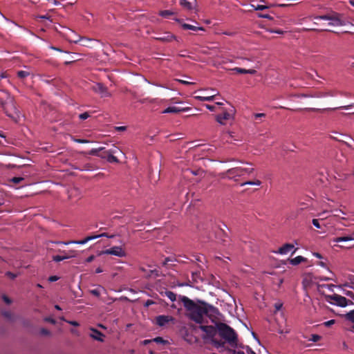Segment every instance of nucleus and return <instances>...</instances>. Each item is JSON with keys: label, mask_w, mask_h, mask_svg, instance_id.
<instances>
[{"label": "nucleus", "mask_w": 354, "mask_h": 354, "mask_svg": "<svg viewBox=\"0 0 354 354\" xmlns=\"http://www.w3.org/2000/svg\"><path fill=\"white\" fill-rule=\"evenodd\" d=\"M200 328L205 333L203 337V339L213 338L216 334V327L213 326H200Z\"/></svg>", "instance_id": "9"}, {"label": "nucleus", "mask_w": 354, "mask_h": 354, "mask_svg": "<svg viewBox=\"0 0 354 354\" xmlns=\"http://www.w3.org/2000/svg\"><path fill=\"white\" fill-rule=\"evenodd\" d=\"M37 17L40 18V19H50V17L48 15H40V16H38Z\"/></svg>", "instance_id": "61"}, {"label": "nucleus", "mask_w": 354, "mask_h": 354, "mask_svg": "<svg viewBox=\"0 0 354 354\" xmlns=\"http://www.w3.org/2000/svg\"><path fill=\"white\" fill-rule=\"evenodd\" d=\"M88 117H89V114H88L87 112H85V113H81V114L79 115V118H80L81 120H86V119H87Z\"/></svg>", "instance_id": "43"}, {"label": "nucleus", "mask_w": 354, "mask_h": 354, "mask_svg": "<svg viewBox=\"0 0 354 354\" xmlns=\"http://www.w3.org/2000/svg\"><path fill=\"white\" fill-rule=\"evenodd\" d=\"M178 81L183 84H186V85H189V84H193L194 83L193 82H188V81H185V80H178Z\"/></svg>", "instance_id": "54"}, {"label": "nucleus", "mask_w": 354, "mask_h": 354, "mask_svg": "<svg viewBox=\"0 0 354 354\" xmlns=\"http://www.w3.org/2000/svg\"><path fill=\"white\" fill-rule=\"evenodd\" d=\"M153 304V301L151 300H147L145 303V306H149L151 304Z\"/></svg>", "instance_id": "63"}, {"label": "nucleus", "mask_w": 354, "mask_h": 354, "mask_svg": "<svg viewBox=\"0 0 354 354\" xmlns=\"http://www.w3.org/2000/svg\"><path fill=\"white\" fill-rule=\"evenodd\" d=\"M94 259H95V257H94L93 255H91V256L88 257L86 259V261L87 263H90V262H91L92 261H93V260H94Z\"/></svg>", "instance_id": "58"}, {"label": "nucleus", "mask_w": 354, "mask_h": 354, "mask_svg": "<svg viewBox=\"0 0 354 354\" xmlns=\"http://www.w3.org/2000/svg\"><path fill=\"white\" fill-rule=\"evenodd\" d=\"M171 320H173V318L169 316L160 315L156 317V323L160 326L165 325L167 323Z\"/></svg>", "instance_id": "17"}, {"label": "nucleus", "mask_w": 354, "mask_h": 354, "mask_svg": "<svg viewBox=\"0 0 354 354\" xmlns=\"http://www.w3.org/2000/svg\"><path fill=\"white\" fill-rule=\"evenodd\" d=\"M321 287L326 288L328 290L333 292L335 286L333 284H328V285H322V286H321Z\"/></svg>", "instance_id": "42"}, {"label": "nucleus", "mask_w": 354, "mask_h": 354, "mask_svg": "<svg viewBox=\"0 0 354 354\" xmlns=\"http://www.w3.org/2000/svg\"><path fill=\"white\" fill-rule=\"evenodd\" d=\"M176 21L181 24L183 28L185 30H204L203 27H198L195 26H192L188 24L183 23L180 19H176Z\"/></svg>", "instance_id": "18"}, {"label": "nucleus", "mask_w": 354, "mask_h": 354, "mask_svg": "<svg viewBox=\"0 0 354 354\" xmlns=\"http://www.w3.org/2000/svg\"><path fill=\"white\" fill-rule=\"evenodd\" d=\"M155 39L161 41L162 42H171L173 40L178 41L177 38L173 34L167 32H165L162 35H159L155 37Z\"/></svg>", "instance_id": "11"}, {"label": "nucleus", "mask_w": 354, "mask_h": 354, "mask_svg": "<svg viewBox=\"0 0 354 354\" xmlns=\"http://www.w3.org/2000/svg\"><path fill=\"white\" fill-rule=\"evenodd\" d=\"M95 239H97V236H88L86 237L84 239L80 240V241H71V242L57 241V242H55V243L64 244V245H68L69 243H75V244L84 245V244L86 243L88 241Z\"/></svg>", "instance_id": "13"}, {"label": "nucleus", "mask_w": 354, "mask_h": 354, "mask_svg": "<svg viewBox=\"0 0 354 354\" xmlns=\"http://www.w3.org/2000/svg\"><path fill=\"white\" fill-rule=\"evenodd\" d=\"M306 261H307L306 259L301 256H298L294 259H289V262L290 263V264H292L293 266H297V265L301 263V262H305Z\"/></svg>", "instance_id": "23"}, {"label": "nucleus", "mask_w": 354, "mask_h": 354, "mask_svg": "<svg viewBox=\"0 0 354 354\" xmlns=\"http://www.w3.org/2000/svg\"><path fill=\"white\" fill-rule=\"evenodd\" d=\"M6 275L11 279H15L17 277V274L12 273L11 272H6Z\"/></svg>", "instance_id": "37"}, {"label": "nucleus", "mask_w": 354, "mask_h": 354, "mask_svg": "<svg viewBox=\"0 0 354 354\" xmlns=\"http://www.w3.org/2000/svg\"><path fill=\"white\" fill-rule=\"evenodd\" d=\"M153 341L157 342V343H162L164 342L165 341L163 340V339L160 337H156L153 339Z\"/></svg>", "instance_id": "53"}, {"label": "nucleus", "mask_w": 354, "mask_h": 354, "mask_svg": "<svg viewBox=\"0 0 354 354\" xmlns=\"http://www.w3.org/2000/svg\"><path fill=\"white\" fill-rule=\"evenodd\" d=\"M40 332L44 335H50V331L48 330H47V329H45V328L41 329Z\"/></svg>", "instance_id": "47"}, {"label": "nucleus", "mask_w": 354, "mask_h": 354, "mask_svg": "<svg viewBox=\"0 0 354 354\" xmlns=\"http://www.w3.org/2000/svg\"><path fill=\"white\" fill-rule=\"evenodd\" d=\"M196 0H180V4L187 10H192L196 4Z\"/></svg>", "instance_id": "16"}, {"label": "nucleus", "mask_w": 354, "mask_h": 354, "mask_svg": "<svg viewBox=\"0 0 354 354\" xmlns=\"http://www.w3.org/2000/svg\"><path fill=\"white\" fill-rule=\"evenodd\" d=\"M3 315L9 319H11L12 317V314L10 312L3 313Z\"/></svg>", "instance_id": "59"}, {"label": "nucleus", "mask_w": 354, "mask_h": 354, "mask_svg": "<svg viewBox=\"0 0 354 354\" xmlns=\"http://www.w3.org/2000/svg\"><path fill=\"white\" fill-rule=\"evenodd\" d=\"M258 17L260 18H266V19H272V17H270L269 15L258 14Z\"/></svg>", "instance_id": "51"}, {"label": "nucleus", "mask_w": 354, "mask_h": 354, "mask_svg": "<svg viewBox=\"0 0 354 354\" xmlns=\"http://www.w3.org/2000/svg\"><path fill=\"white\" fill-rule=\"evenodd\" d=\"M353 240H354V232L351 235H349V236L335 238L333 239V242L339 243V242H342V241H353Z\"/></svg>", "instance_id": "22"}, {"label": "nucleus", "mask_w": 354, "mask_h": 354, "mask_svg": "<svg viewBox=\"0 0 354 354\" xmlns=\"http://www.w3.org/2000/svg\"><path fill=\"white\" fill-rule=\"evenodd\" d=\"M261 184V182L259 180L256 179V180H254L244 182V183H241V186L243 187V186H245L246 185L259 186Z\"/></svg>", "instance_id": "27"}, {"label": "nucleus", "mask_w": 354, "mask_h": 354, "mask_svg": "<svg viewBox=\"0 0 354 354\" xmlns=\"http://www.w3.org/2000/svg\"><path fill=\"white\" fill-rule=\"evenodd\" d=\"M165 295L171 301H174L176 300V294H174L173 292L171 291H167L165 292Z\"/></svg>", "instance_id": "30"}, {"label": "nucleus", "mask_w": 354, "mask_h": 354, "mask_svg": "<svg viewBox=\"0 0 354 354\" xmlns=\"http://www.w3.org/2000/svg\"><path fill=\"white\" fill-rule=\"evenodd\" d=\"M44 321L47 322H50V323H51L53 324H56L55 320L54 319H53V318H50V317H45L44 318Z\"/></svg>", "instance_id": "45"}, {"label": "nucleus", "mask_w": 354, "mask_h": 354, "mask_svg": "<svg viewBox=\"0 0 354 354\" xmlns=\"http://www.w3.org/2000/svg\"><path fill=\"white\" fill-rule=\"evenodd\" d=\"M66 322L72 326H79V323L75 321H66Z\"/></svg>", "instance_id": "55"}, {"label": "nucleus", "mask_w": 354, "mask_h": 354, "mask_svg": "<svg viewBox=\"0 0 354 354\" xmlns=\"http://www.w3.org/2000/svg\"><path fill=\"white\" fill-rule=\"evenodd\" d=\"M108 156L107 160L110 162H118V159L111 153H106Z\"/></svg>", "instance_id": "32"}, {"label": "nucleus", "mask_w": 354, "mask_h": 354, "mask_svg": "<svg viewBox=\"0 0 354 354\" xmlns=\"http://www.w3.org/2000/svg\"><path fill=\"white\" fill-rule=\"evenodd\" d=\"M59 279V277H57V276H50L49 278H48V281H50V282H53V281H56Z\"/></svg>", "instance_id": "52"}, {"label": "nucleus", "mask_w": 354, "mask_h": 354, "mask_svg": "<svg viewBox=\"0 0 354 354\" xmlns=\"http://www.w3.org/2000/svg\"><path fill=\"white\" fill-rule=\"evenodd\" d=\"M216 327L219 335L223 339H224L231 346H236L237 335L233 328L224 323H216Z\"/></svg>", "instance_id": "2"}, {"label": "nucleus", "mask_w": 354, "mask_h": 354, "mask_svg": "<svg viewBox=\"0 0 354 354\" xmlns=\"http://www.w3.org/2000/svg\"><path fill=\"white\" fill-rule=\"evenodd\" d=\"M90 330L91 331L90 334L91 337L101 342H104V335L103 333L93 328H91Z\"/></svg>", "instance_id": "14"}, {"label": "nucleus", "mask_w": 354, "mask_h": 354, "mask_svg": "<svg viewBox=\"0 0 354 354\" xmlns=\"http://www.w3.org/2000/svg\"><path fill=\"white\" fill-rule=\"evenodd\" d=\"M189 109V107H178L176 106H171L165 109L162 111V113H178L180 112L187 111Z\"/></svg>", "instance_id": "12"}, {"label": "nucleus", "mask_w": 354, "mask_h": 354, "mask_svg": "<svg viewBox=\"0 0 354 354\" xmlns=\"http://www.w3.org/2000/svg\"><path fill=\"white\" fill-rule=\"evenodd\" d=\"M22 180H24V178L21 177H14L10 180L11 182L15 184L20 183Z\"/></svg>", "instance_id": "34"}, {"label": "nucleus", "mask_w": 354, "mask_h": 354, "mask_svg": "<svg viewBox=\"0 0 354 354\" xmlns=\"http://www.w3.org/2000/svg\"><path fill=\"white\" fill-rule=\"evenodd\" d=\"M71 257H75V254H68V255H66V256L57 255V256H54L53 257V259L55 261L59 262V261H61L62 260L67 259H69V258H71Z\"/></svg>", "instance_id": "25"}, {"label": "nucleus", "mask_w": 354, "mask_h": 354, "mask_svg": "<svg viewBox=\"0 0 354 354\" xmlns=\"http://www.w3.org/2000/svg\"><path fill=\"white\" fill-rule=\"evenodd\" d=\"M159 15L163 17H168L174 15V12L170 10H162L159 12Z\"/></svg>", "instance_id": "31"}, {"label": "nucleus", "mask_w": 354, "mask_h": 354, "mask_svg": "<svg viewBox=\"0 0 354 354\" xmlns=\"http://www.w3.org/2000/svg\"><path fill=\"white\" fill-rule=\"evenodd\" d=\"M181 301L188 311L189 317L196 323L203 324L205 312V303L201 304H195L187 297H183Z\"/></svg>", "instance_id": "1"}, {"label": "nucleus", "mask_w": 354, "mask_h": 354, "mask_svg": "<svg viewBox=\"0 0 354 354\" xmlns=\"http://www.w3.org/2000/svg\"><path fill=\"white\" fill-rule=\"evenodd\" d=\"M95 40L93 39H91V38H88V37H82L81 38V40H80V42H81V44L83 46H86V47H88V48H91L92 46V43Z\"/></svg>", "instance_id": "24"}, {"label": "nucleus", "mask_w": 354, "mask_h": 354, "mask_svg": "<svg viewBox=\"0 0 354 354\" xmlns=\"http://www.w3.org/2000/svg\"><path fill=\"white\" fill-rule=\"evenodd\" d=\"M243 166H236L235 167L229 169L223 174V177L227 175L229 178L237 180L238 177H241L245 174L250 175L254 171V168L252 167V164L248 162H241Z\"/></svg>", "instance_id": "3"}, {"label": "nucleus", "mask_w": 354, "mask_h": 354, "mask_svg": "<svg viewBox=\"0 0 354 354\" xmlns=\"http://www.w3.org/2000/svg\"><path fill=\"white\" fill-rule=\"evenodd\" d=\"M95 236H97V238L102 237V236L108 237L109 235L106 233H102V234H99V235H95Z\"/></svg>", "instance_id": "62"}, {"label": "nucleus", "mask_w": 354, "mask_h": 354, "mask_svg": "<svg viewBox=\"0 0 354 354\" xmlns=\"http://www.w3.org/2000/svg\"><path fill=\"white\" fill-rule=\"evenodd\" d=\"M90 292L94 296H96V297H100V290L99 288L97 289H94V290H91L90 291Z\"/></svg>", "instance_id": "38"}, {"label": "nucleus", "mask_w": 354, "mask_h": 354, "mask_svg": "<svg viewBox=\"0 0 354 354\" xmlns=\"http://www.w3.org/2000/svg\"><path fill=\"white\" fill-rule=\"evenodd\" d=\"M67 39L70 42L77 43L80 41L82 37L76 35L73 30H68Z\"/></svg>", "instance_id": "15"}, {"label": "nucleus", "mask_w": 354, "mask_h": 354, "mask_svg": "<svg viewBox=\"0 0 354 354\" xmlns=\"http://www.w3.org/2000/svg\"><path fill=\"white\" fill-rule=\"evenodd\" d=\"M2 299H3V301L7 304H10L12 303L11 299L9 297H8L6 295H3L2 297Z\"/></svg>", "instance_id": "44"}, {"label": "nucleus", "mask_w": 354, "mask_h": 354, "mask_svg": "<svg viewBox=\"0 0 354 354\" xmlns=\"http://www.w3.org/2000/svg\"><path fill=\"white\" fill-rule=\"evenodd\" d=\"M326 300L331 304H335L340 307H345L348 305V302L350 301L346 297L339 295H333L326 296Z\"/></svg>", "instance_id": "6"}, {"label": "nucleus", "mask_w": 354, "mask_h": 354, "mask_svg": "<svg viewBox=\"0 0 354 354\" xmlns=\"http://www.w3.org/2000/svg\"><path fill=\"white\" fill-rule=\"evenodd\" d=\"M152 275H155L156 277H158L159 274L158 272L156 270H151L149 271L148 277H150Z\"/></svg>", "instance_id": "40"}, {"label": "nucleus", "mask_w": 354, "mask_h": 354, "mask_svg": "<svg viewBox=\"0 0 354 354\" xmlns=\"http://www.w3.org/2000/svg\"><path fill=\"white\" fill-rule=\"evenodd\" d=\"M230 70L232 71H235L239 73H244V74L248 73V74H251V75H254L257 73V71L254 69L247 70V69L236 67V68H232Z\"/></svg>", "instance_id": "21"}, {"label": "nucleus", "mask_w": 354, "mask_h": 354, "mask_svg": "<svg viewBox=\"0 0 354 354\" xmlns=\"http://www.w3.org/2000/svg\"><path fill=\"white\" fill-rule=\"evenodd\" d=\"M232 115L228 112L223 113V115H218L216 118V121L221 124H225L224 120H230Z\"/></svg>", "instance_id": "19"}, {"label": "nucleus", "mask_w": 354, "mask_h": 354, "mask_svg": "<svg viewBox=\"0 0 354 354\" xmlns=\"http://www.w3.org/2000/svg\"><path fill=\"white\" fill-rule=\"evenodd\" d=\"M294 249V245L290 243H286L283 246L279 248L277 253L281 254H286Z\"/></svg>", "instance_id": "20"}, {"label": "nucleus", "mask_w": 354, "mask_h": 354, "mask_svg": "<svg viewBox=\"0 0 354 354\" xmlns=\"http://www.w3.org/2000/svg\"><path fill=\"white\" fill-rule=\"evenodd\" d=\"M282 306H283L282 303L277 302L274 304V308H275L276 310H279L282 308Z\"/></svg>", "instance_id": "49"}, {"label": "nucleus", "mask_w": 354, "mask_h": 354, "mask_svg": "<svg viewBox=\"0 0 354 354\" xmlns=\"http://www.w3.org/2000/svg\"><path fill=\"white\" fill-rule=\"evenodd\" d=\"M335 324V320L334 319H331V320H329V321H327L326 322H324V325L326 326H330L331 325L334 324Z\"/></svg>", "instance_id": "50"}, {"label": "nucleus", "mask_w": 354, "mask_h": 354, "mask_svg": "<svg viewBox=\"0 0 354 354\" xmlns=\"http://www.w3.org/2000/svg\"><path fill=\"white\" fill-rule=\"evenodd\" d=\"M30 75V73L27 71H19L17 72V75L21 79H24Z\"/></svg>", "instance_id": "28"}, {"label": "nucleus", "mask_w": 354, "mask_h": 354, "mask_svg": "<svg viewBox=\"0 0 354 354\" xmlns=\"http://www.w3.org/2000/svg\"><path fill=\"white\" fill-rule=\"evenodd\" d=\"M73 141H75V142H77V143H81V144H84V143H88L89 141L87 140H84V139H75V138H73Z\"/></svg>", "instance_id": "41"}, {"label": "nucleus", "mask_w": 354, "mask_h": 354, "mask_svg": "<svg viewBox=\"0 0 354 354\" xmlns=\"http://www.w3.org/2000/svg\"><path fill=\"white\" fill-rule=\"evenodd\" d=\"M251 6L255 10H265V9H268L269 8V6H264V5H257V6L252 5Z\"/></svg>", "instance_id": "33"}, {"label": "nucleus", "mask_w": 354, "mask_h": 354, "mask_svg": "<svg viewBox=\"0 0 354 354\" xmlns=\"http://www.w3.org/2000/svg\"><path fill=\"white\" fill-rule=\"evenodd\" d=\"M345 317L346 318V319H348V321L354 323V310H351L350 312L347 313L346 315H345Z\"/></svg>", "instance_id": "29"}, {"label": "nucleus", "mask_w": 354, "mask_h": 354, "mask_svg": "<svg viewBox=\"0 0 354 354\" xmlns=\"http://www.w3.org/2000/svg\"><path fill=\"white\" fill-rule=\"evenodd\" d=\"M1 104L7 115L12 118L15 122H19L20 115L16 111L13 98L8 95L6 100L4 102H2Z\"/></svg>", "instance_id": "5"}, {"label": "nucleus", "mask_w": 354, "mask_h": 354, "mask_svg": "<svg viewBox=\"0 0 354 354\" xmlns=\"http://www.w3.org/2000/svg\"><path fill=\"white\" fill-rule=\"evenodd\" d=\"M115 129L118 131H125L126 130V127H124V126L117 127H115Z\"/></svg>", "instance_id": "60"}, {"label": "nucleus", "mask_w": 354, "mask_h": 354, "mask_svg": "<svg viewBox=\"0 0 354 354\" xmlns=\"http://www.w3.org/2000/svg\"><path fill=\"white\" fill-rule=\"evenodd\" d=\"M215 97V95H212L210 96H200V95H197V96H195V99L198 100H200V101H212L214 100Z\"/></svg>", "instance_id": "26"}, {"label": "nucleus", "mask_w": 354, "mask_h": 354, "mask_svg": "<svg viewBox=\"0 0 354 354\" xmlns=\"http://www.w3.org/2000/svg\"><path fill=\"white\" fill-rule=\"evenodd\" d=\"M93 90L100 94L102 97L111 96V93L108 91L107 88L101 83H97L93 86Z\"/></svg>", "instance_id": "10"}, {"label": "nucleus", "mask_w": 354, "mask_h": 354, "mask_svg": "<svg viewBox=\"0 0 354 354\" xmlns=\"http://www.w3.org/2000/svg\"><path fill=\"white\" fill-rule=\"evenodd\" d=\"M206 108H207V109H209V111H215V106H212V105L207 104V105H206Z\"/></svg>", "instance_id": "56"}, {"label": "nucleus", "mask_w": 354, "mask_h": 354, "mask_svg": "<svg viewBox=\"0 0 354 354\" xmlns=\"http://www.w3.org/2000/svg\"><path fill=\"white\" fill-rule=\"evenodd\" d=\"M312 223L315 227H317L318 229L321 228V225L319 223L318 219H316V218L313 219Z\"/></svg>", "instance_id": "39"}, {"label": "nucleus", "mask_w": 354, "mask_h": 354, "mask_svg": "<svg viewBox=\"0 0 354 354\" xmlns=\"http://www.w3.org/2000/svg\"><path fill=\"white\" fill-rule=\"evenodd\" d=\"M102 254H111L118 257H124L127 255L126 252L120 246H114L98 253L99 256Z\"/></svg>", "instance_id": "7"}, {"label": "nucleus", "mask_w": 354, "mask_h": 354, "mask_svg": "<svg viewBox=\"0 0 354 354\" xmlns=\"http://www.w3.org/2000/svg\"><path fill=\"white\" fill-rule=\"evenodd\" d=\"M335 212L336 214L334 215L335 216H338L339 214H345V213L341 209H336Z\"/></svg>", "instance_id": "57"}, {"label": "nucleus", "mask_w": 354, "mask_h": 354, "mask_svg": "<svg viewBox=\"0 0 354 354\" xmlns=\"http://www.w3.org/2000/svg\"><path fill=\"white\" fill-rule=\"evenodd\" d=\"M97 153H98V150L97 149H93L92 150H91L88 153L89 155H92V156H97Z\"/></svg>", "instance_id": "46"}, {"label": "nucleus", "mask_w": 354, "mask_h": 354, "mask_svg": "<svg viewBox=\"0 0 354 354\" xmlns=\"http://www.w3.org/2000/svg\"><path fill=\"white\" fill-rule=\"evenodd\" d=\"M118 151H120L121 153H122L118 147H114L113 149L106 151V153L113 154V153H117Z\"/></svg>", "instance_id": "35"}, {"label": "nucleus", "mask_w": 354, "mask_h": 354, "mask_svg": "<svg viewBox=\"0 0 354 354\" xmlns=\"http://www.w3.org/2000/svg\"><path fill=\"white\" fill-rule=\"evenodd\" d=\"M299 96L304 97H320L319 95H307V94H301Z\"/></svg>", "instance_id": "48"}, {"label": "nucleus", "mask_w": 354, "mask_h": 354, "mask_svg": "<svg viewBox=\"0 0 354 354\" xmlns=\"http://www.w3.org/2000/svg\"><path fill=\"white\" fill-rule=\"evenodd\" d=\"M247 352L248 354H255L249 347H247Z\"/></svg>", "instance_id": "64"}, {"label": "nucleus", "mask_w": 354, "mask_h": 354, "mask_svg": "<svg viewBox=\"0 0 354 354\" xmlns=\"http://www.w3.org/2000/svg\"><path fill=\"white\" fill-rule=\"evenodd\" d=\"M315 19L316 20H325L328 21L327 25L323 26V27L319 29V30L322 31H332L333 27H337L341 26L343 25V23L341 21V20L337 17H331L328 15H322V16H317L315 17ZM304 30H319V29L317 28H304Z\"/></svg>", "instance_id": "4"}, {"label": "nucleus", "mask_w": 354, "mask_h": 354, "mask_svg": "<svg viewBox=\"0 0 354 354\" xmlns=\"http://www.w3.org/2000/svg\"><path fill=\"white\" fill-rule=\"evenodd\" d=\"M321 339V337L318 335L313 334L311 335V337L310 338V340L314 342H316L319 341Z\"/></svg>", "instance_id": "36"}, {"label": "nucleus", "mask_w": 354, "mask_h": 354, "mask_svg": "<svg viewBox=\"0 0 354 354\" xmlns=\"http://www.w3.org/2000/svg\"><path fill=\"white\" fill-rule=\"evenodd\" d=\"M205 315L209 317L212 322H214V319H216L217 316L219 315L218 309L211 305L205 304Z\"/></svg>", "instance_id": "8"}]
</instances>
